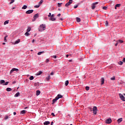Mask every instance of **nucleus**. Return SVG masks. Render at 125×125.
<instances>
[{"instance_id": "nucleus-31", "label": "nucleus", "mask_w": 125, "mask_h": 125, "mask_svg": "<svg viewBox=\"0 0 125 125\" xmlns=\"http://www.w3.org/2000/svg\"><path fill=\"white\" fill-rule=\"evenodd\" d=\"M40 6H41V5L39 4V5H37L34 6V7L35 8H39V7H40Z\"/></svg>"}, {"instance_id": "nucleus-38", "label": "nucleus", "mask_w": 125, "mask_h": 125, "mask_svg": "<svg viewBox=\"0 0 125 125\" xmlns=\"http://www.w3.org/2000/svg\"><path fill=\"white\" fill-rule=\"evenodd\" d=\"M42 2H43V1L42 0H40V1L39 3V4L41 5L42 3Z\"/></svg>"}, {"instance_id": "nucleus-44", "label": "nucleus", "mask_w": 125, "mask_h": 125, "mask_svg": "<svg viewBox=\"0 0 125 125\" xmlns=\"http://www.w3.org/2000/svg\"><path fill=\"white\" fill-rule=\"evenodd\" d=\"M14 1V0H11V1L10 2V4H11V3H13Z\"/></svg>"}, {"instance_id": "nucleus-39", "label": "nucleus", "mask_w": 125, "mask_h": 125, "mask_svg": "<svg viewBox=\"0 0 125 125\" xmlns=\"http://www.w3.org/2000/svg\"><path fill=\"white\" fill-rule=\"evenodd\" d=\"M9 21H6L4 22V25H6V24H8V22Z\"/></svg>"}, {"instance_id": "nucleus-33", "label": "nucleus", "mask_w": 125, "mask_h": 125, "mask_svg": "<svg viewBox=\"0 0 125 125\" xmlns=\"http://www.w3.org/2000/svg\"><path fill=\"white\" fill-rule=\"evenodd\" d=\"M46 81H49L50 80V75H49L48 78H46Z\"/></svg>"}, {"instance_id": "nucleus-30", "label": "nucleus", "mask_w": 125, "mask_h": 125, "mask_svg": "<svg viewBox=\"0 0 125 125\" xmlns=\"http://www.w3.org/2000/svg\"><path fill=\"white\" fill-rule=\"evenodd\" d=\"M33 79H34V76H31L30 77H29V80L30 81H33Z\"/></svg>"}, {"instance_id": "nucleus-60", "label": "nucleus", "mask_w": 125, "mask_h": 125, "mask_svg": "<svg viewBox=\"0 0 125 125\" xmlns=\"http://www.w3.org/2000/svg\"><path fill=\"white\" fill-rule=\"evenodd\" d=\"M60 20H61V21H63V19L62 18H61V19H60Z\"/></svg>"}, {"instance_id": "nucleus-63", "label": "nucleus", "mask_w": 125, "mask_h": 125, "mask_svg": "<svg viewBox=\"0 0 125 125\" xmlns=\"http://www.w3.org/2000/svg\"><path fill=\"white\" fill-rule=\"evenodd\" d=\"M32 42H35V39H33V40H32Z\"/></svg>"}, {"instance_id": "nucleus-46", "label": "nucleus", "mask_w": 125, "mask_h": 125, "mask_svg": "<svg viewBox=\"0 0 125 125\" xmlns=\"http://www.w3.org/2000/svg\"><path fill=\"white\" fill-rule=\"evenodd\" d=\"M8 83H9V82H7L5 83V84H4V85H7V84H8Z\"/></svg>"}, {"instance_id": "nucleus-2", "label": "nucleus", "mask_w": 125, "mask_h": 125, "mask_svg": "<svg viewBox=\"0 0 125 125\" xmlns=\"http://www.w3.org/2000/svg\"><path fill=\"white\" fill-rule=\"evenodd\" d=\"M93 113L94 114V115H96V114H97V107L96 106H94L93 107Z\"/></svg>"}, {"instance_id": "nucleus-59", "label": "nucleus", "mask_w": 125, "mask_h": 125, "mask_svg": "<svg viewBox=\"0 0 125 125\" xmlns=\"http://www.w3.org/2000/svg\"><path fill=\"white\" fill-rule=\"evenodd\" d=\"M66 58H68L69 57V55H66Z\"/></svg>"}, {"instance_id": "nucleus-7", "label": "nucleus", "mask_w": 125, "mask_h": 125, "mask_svg": "<svg viewBox=\"0 0 125 125\" xmlns=\"http://www.w3.org/2000/svg\"><path fill=\"white\" fill-rule=\"evenodd\" d=\"M34 12V10H29L26 12V14H31V13H33Z\"/></svg>"}, {"instance_id": "nucleus-55", "label": "nucleus", "mask_w": 125, "mask_h": 125, "mask_svg": "<svg viewBox=\"0 0 125 125\" xmlns=\"http://www.w3.org/2000/svg\"><path fill=\"white\" fill-rule=\"evenodd\" d=\"M57 16H58V17H60V16H61V14H59L57 15Z\"/></svg>"}, {"instance_id": "nucleus-37", "label": "nucleus", "mask_w": 125, "mask_h": 125, "mask_svg": "<svg viewBox=\"0 0 125 125\" xmlns=\"http://www.w3.org/2000/svg\"><path fill=\"white\" fill-rule=\"evenodd\" d=\"M31 31V27H28L27 29V32H30Z\"/></svg>"}, {"instance_id": "nucleus-50", "label": "nucleus", "mask_w": 125, "mask_h": 125, "mask_svg": "<svg viewBox=\"0 0 125 125\" xmlns=\"http://www.w3.org/2000/svg\"><path fill=\"white\" fill-rule=\"evenodd\" d=\"M48 16V17H51V13H49Z\"/></svg>"}, {"instance_id": "nucleus-23", "label": "nucleus", "mask_w": 125, "mask_h": 125, "mask_svg": "<svg viewBox=\"0 0 125 125\" xmlns=\"http://www.w3.org/2000/svg\"><path fill=\"white\" fill-rule=\"evenodd\" d=\"M24 35L26 37H28V36H30V33H29V32L27 31Z\"/></svg>"}, {"instance_id": "nucleus-49", "label": "nucleus", "mask_w": 125, "mask_h": 125, "mask_svg": "<svg viewBox=\"0 0 125 125\" xmlns=\"http://www.w3.org/2000/svg\"><path fill=\"white\" fill-rule=\"evenodd\" d=\"M4 119H5V120H7V119H8V116H5Z\"/></svg>"}, {"instance_id": "nucleus-26", "label": "nucleus", "mask_w": 125, "mask_h": 125, "mask_svg": "<svg viewBox=\"0 0 125 125\" xmlns=\"http://www.w3.org/2000/svg\"><path fill=\"white\" fill-rule=\"evenodd\" d=\"M26 110H22L21 111V114H26Z\"/></svg>"}, {"instance_id": "nucleus-64", "label": "nucleus", "mask_w": 125, "mask_h": 125, "mask_svg": "<svg viewBox=\"0 0 125 125\" xmlns=\"http://www.w3.org/2000/svg\"><path fill=\"white\" fill-rule=\"evenodd\" d=\"M8 37V35H6L5 37V38L6 39V38H7Z\"/></svg>"}, {"instance_id": "nucleus-36", "label": "nucleus", "mask_w": 125, "mask_h": 125, "mask_svg": "<svg viewBox=\"0 0 125 125\" xmlns=\"http://www.w3.org/2000/svg\"><path fill=\"white\" fill-rule=\"evenodd\" d=\"M61 5H62V3H58V7H61Z\"/></svg>"}, {"instance_id": "nucleus-57", "label": "nucleus", "mask_w": 125, "mask_h": 125, "mask_svg": "<svg viewBox=\"0 0 125 125\" xmlns=\"http://www.w3.org/2000/svg\"><path fill=\"white\" fill-rule=\"evenodd\" d=\"M51 17H54V14L51 15Z\"/></svg>"}, {"instance_id": "nucleus-40", "label": "nucleus", "mask_w": 125, "mask_h": 125, "mask_svg": "<svg viewBox=\"0 0 125 125\" xmlns=\"http://www.w3.org/2000/svg\"><path fill=\"white\" fill-rule=\"evenodd\" d=\"M118 41L119 43H123V42H124V41L122 40H118Z\"/></svg>"}, {"instance_id": "nucleus-19", "label": "nucleus", "mask_w": 125, "mask_h": 125, "mask_svg": "<svg viewBox=\"0 0 125 125\" xmlns=\"http://www.w3.org/2000/svg\"><path fill=\"white\" fill-rule=\"evenodd\" d=\"M69 84V81L67 80L65 82V85L67 86Z\"/></svg>"}, {"instance_id": "nucleus-27", "label": "nucleus", "mask_w": 125, "mask_h": 125, "mask_svg": "<svg viewBox=\"0 0 125 125\" xmlns=\"http://www.w3.org/2000/svg\"><path fill=\"white\" fill-rule=\"evenodd\" d=\"M39 83H34V86H37V85L38 86H40V84Z\"/></svg>"}, {"instance_id": "nucleus-51", "label": "nucleus", "mask_w": 125, "mask_h": 125, "mask_svg": "<svg viewBox=\"0 0 125 125\" xmlns=\"http://www.w3.org/2000/svg\"><path fill=\"white\" fill-rule=\"evenodd\" d=\"M78 6H79V5H76L74 6V8H77Z\"/></svg>"}, {"instance_id": "nucleus-41", "label": "nucleus", "mask_w": 125, "mask_h": 125, "mask_svg": "<svg viewBox=\"0 0 125 125\" xmlns=\"http://www.w3.org/2000/svg\"><path fill=\"white\" fill-rule=\"evenodd\" d=\"M118 64L119 65H123V62L120 61L119 62H118Z\"/></svg>"}, {"instance_id": "nucleus-13", "label": "nucleus", "mask_w": 125, "mask_h": 125, "mask_svg": "<svg viewBox=\"0 0 125 125\" xmlns=\"http://www.w3.org/2000/svg\"><path fill=\"white\" fill-rule=\"evenodd\" d=\"M104 78H102L101 80V84H104Z\"/></svg>"}, {"instance_id": "nucleus-34", "label": "nucleus", "mask_w": 125, "mask_h": 125, "mask_svg": "<svg viewBox=\"0 0 125 125\" xmlns=\"http://www.w3.org/2000/svg\"><path fill=\"white\" fill-rule=\"evenodd\" d=\"M44 52L42 51V52H39L38 53V55H41V54H42V53H44Z\"/></svg>"}, {"instance_id": "nucleus-12", "label": "nucleus", "mask_w": 125, "mask_h": 125, "mask_svg": "<svg viewBox=\"0 0 125 125\" xmlns=\"http://www.w3.org/2000/svg\"><path fill=\"white\" fill-rule=\"evenodd\" d=\"M43 125H50V122L49 121H45L43 123Z\"/></svg>"}, {"instance_id": "nucleus-16", "label": "nucleus", "mask_w": 125, "mask_h": 125, "mask_svg": "<svg viewBox=\"0 0 125 125\" xmlns=\"http://www.w3.org/2000/svg\"><path fill=\"white\" fill-rule=\"evenodd\" d=\"M117 122H118V124H120V123H121V122H123V118L119 119L117 120Z\"/></svg>"}, {"instance_id": "nucleus-22", "label": "nucleus", "mask_w": 125, "mask_h": 125, "mask_svg": "<svg viewBox=\"0 0 125 125\" xmlns=\"http://www.w3.org/2000/svg\"><path fill=\"white\" fill-rule=\"evenodd\" d=\"M27 7H28V6H27V5H24L21 8H22V9H26Z\"/></svg>"}, {"instance_id": "nucleus-45", "label": "nucleus", "mask_w": 125, "mask_h": 125, "mask_svg": "<svg viewBox=\"0 0 125 125\" xmlns=\"http://www.w3.org/2000/svg\"><path fill=\"white\" fill-rule=\"evenodd\" d=\"M53 58H54V59H56L57 58V56H53Z\"/></svg>"}, {"instance_id": "nucleus-18", "label": "nucleus", "mask_w": 125, "mask_h": 125, "mask_svg": "<svg viewBox=\"0 0 125 125\" xmlns=\"http://www.w3.org/2000/svg\"><path fill=\"white\" fill-rule=\"evenodd\" d=\"M42 71H40L37 73V76H40V75H42Z\"/></svg>"}, {"instance_id": "nucleus-10", "label": "nucleus", "mask_w": 125, "mask_h": 125, "mask_svg": "<svg viewBox=\"0 0 125 125\" xmlns=\"http://www.w3.org/2000/svg\"><path fill=\"white\" fill-rule=\"evenodd\" d=\"M57 98L58 99H59L60 98H62L63 97V96L60 95V94H58L57 96H56Z\"/></svg>"}, {"instance_id": "nucleus-24", "label": "nucleus", "mask_w": 125, "mask_h": 125, "mask_svg": "<svg viewBox=\"0 0 125 125\" xmlns=\"http://www.w3.org/2000/svg\"><path fill=\"white\" fill-rule=\"evenodd\" d=\"M5 83V81L4 80H0V84H2V83Z\"/></svg>"}, {"instance_id": "nucleus-15", "label": "nucleus", "mask_w": 125, "mask_h": 125, "mask_svg": "<svg viewBox=\"0 0 125 125\" xmlns=\"http://www.w3.org/2000/svg\"><path fill=\"white\" fill-rule=\"evenodd\" d=\"M40 94H41V91L37 90L36 91V95L38 96L40 95Z\"/></svg>"}, {"instance_id": "nucleus-58", "label": "nucleus", "mask_w": 125, "mask_h": 125, "mask_svg": "<svg viewBox=\"0 0 125 125\" xmlns=\"http://www.w3.org/2000/svg\"><path fill=\"white\" fill-rule=\"evenodd\" d=\"M123 62H125V58L123 59Z\"/></svg>"}, {"instance_id": "nucleus-56", "label": "nucleus", "mask_w": 125, "mask_h": 125, "mask_svg": "<svg viewBox=\"0 0 125 125\" xmlns=\"http://www.w3.org/2000/svg\"><path fill=\"white\" fill-rule=\"evenodd\" d=\"M89 109H90V112H92V109L91 108L89 107Z\"/></svg>"}, {"instance_id": "nucleus-17", "label": "nucleus", "mask_w": 125, "mask_h": 125, "mask_svg": "<svg viewBox=\"0 0 125 125\" xmlns=\"http://www.w3.org/2000/svg\"><path fill=\"white\" fill-rule=\"evenodd\" d=\"M19 95H20V93H19V92H18L15 95L14 97H18V96H19Z\"/></svg>"}, {"instance_id": "nucleus-42", "label": "nucleus", "mask_w": 125, "mask_h": 125, "mask_svg": "<svg viewBox=\"0 0 125 125\" xmlns=\"http://www.w3.org/2000/svg\"><path fill=\"white\" fill-rule=\"evenodd\" d=\"M85 89H86V90H89V87L86 86L85 87Z\"/></svg>"}, {"instance_id": "nucleus-29", "label": "nucleus", "mask_w": 125, "mask_h": 125, "mask_svg": "<svg viewBox=\"0 0 125 125\" xmlns=\"http://www.w3.org/2000/svg\"><path fill=\"white\" fill-rule=\"evenodd\" d=\"M105 25L106 27H108V21H105Z\"/></svg>"}, {"instance_id": "nucleus-4", "label": "nucleus", "mask_w": 125, "mask_h": 125, "mask_svg": "<svg viewBox=\"0 0 125 125\" xmlns=\"http://www.w3.org/2000/svg\"><path fill=\"white\" fill-rule=\"evenodd\" d=\"M14 71H16V72H18V71H19V69H18V68H12V69L11 70L10 74H12L13 72H14Z\"/></svg>"}, {"instance_id": "nucleus-47", "label": "nucleus", "mask_w": 125, "mask_h": 125, "mask_svg": "<svg viewBox=\"0 0 125 125\" xmlns=\"http://www.w3.org/2000/svg\"><path fill=\"white\" fill-rule=\"evenodd\" d=\"M48 62H49V60L48 59H47L46 60V63H48Z\"/></svg>"}, {"instance_id": "nucleus-9", "label": "nucleus", "mask_w": 125, "mask_h": 125, "mask_svg": "<svg viewBox=\"0 0 125 125\" xmlns=\"http://www.w3.org/2000/svg\"><path fill=\"white\" fill-rule=\"evenodd\" d=\"M57 100H58V99H57V97H56L55 98L53 99L52 101V104H54V103H55Z\"/></svg>"}, {"instance_id": "nucleus-3", "label": "nucleus", "mask_w": 125, "mask_h": 125, "mask_svg": "<svg viewBox=\"0 0 125 125\" xmlns=\"http://www.w3.org/2000/svg\"><path fill=\"white\" fill-rule=\"evenodd\" d=\"M72 3H73V0H69V1L65 4V6L68 7V6L71 5Z\"/></svg>"}, {"instance_id": "nucleus-11", "label": "nucleus", "mask_w": 125, "mask_h": 125, "mask_svg": "<svg viewBox=\"0 0 125 125\" xmlns=\"http://www.w3.org/2000/svg\"><path fill=\"white\" fill-rule=\"evenodd\" d=\"M19 42H20V39H19L18 40H16L15 42V43H14V44H17L18 43H19Z\"/></svg>"}, {"instance_id": "nucleus-20", "label": "nucleus", "mask_w": 125, "mask_h": 125, "mask_svg": "<svg viewBox=\"0 0 125 125\" xmlns=\"http://www.w3.org/2000/svg\"><path fill=\"white\" fill-rule=\"evenodd\" d=\"M38 17H39V14H36L34 16V19L38 18Z\"/></svg>"}, {"instance_id": "nucleus-14", "label": "nucleus", "mask_w": 125, "mask_h": 125, "mask_svg": "<svg viewBox=\"0 0 125 125\" xmlns=\"http://www.w3.org/2000/svg\"><path fill=\"white\" fill-rule=\"evenodd\" d=\"M121 6V4H117L115 6V9H117V7H120Z\"/></svg>"}, {"instance_id": "nucleus-62", "label": "nucleus", "mask_w": 125, "mask_h": 125, "mask_svg": "<svg viewBox=\"0 0 125 125\" xmlns=\"http://www.w3.org/2000/svg\"><path fill=\"white\" fill-rule=\"evenodd\" d=\"M13 114H14V115L15 116V115H16V112H14L13 113Z\"/></svg>"}, {"instance_id": "nucleus-6", "label": "nucleus", "mask_w": 125, "mask_h": 125, "mask_svg": "<svg viewBox=\"0 0 125 125\" xmlns=\"http://www.w3.org/2000/svg\"><path fill=\"white\" fill-rule=\"evenodd\" d=\"M119 96H120V98L121 99V100H122L123 101H125V97L124 96V95H123V94H119Z\"/></svg>"}, {"instance_id": "nucleus-25", "label": "nucleus", "mask_w": 125, "mask_h": 125, "mask_svg": "<svg viewBox=\"0 0 125 125\" xmlns=\"http://www.w3.org/2000/svg\"><path fill=\"white\" fill-rule=\"evenodd\" d=\"M76 21H77V22H81V18H76Z\"/></svg>"}, {"instance_id": "nucleus-21", "label": "nucleus", "mask_w": 125, "mask_h": 125, "mask_svg": "<svg viewBox=\"0 0 125 125\" xmlns=\"http://www.w3.org/2000/svg\"><path fill=\"white\" fill-rule=\"evenodd\" d=\"M91 7H92V9H95V5H94V4L92 3V5L91 6Z\"/></svg>"}, {"instance_id": "nucleus-52", "label": "nucleus", "mask_w": 125, "mask_h": 125, "mask_svg": "<svg viewBox=\"0 0 125 125\" xmlns=\"http://www.w3.org/2000/svg\"><path fill=\"white\" fill-rule=\"evenodd\" d=\"M4 41L5 42H7V41L6 40V38H5V37H4Z\"/></svg>"}, {"instance_id": "nucleus-35", "label": "nucleus", "mask_w": 125, "mask_h": 125, "mask_svg": "<svg viewBox=\"0 0 125 125\" xmlns=\"http://www.w3.org/2000/svg\"><path fill=\"white\" fill-rule=\"evenodd\" d=\"M107 8H108V7L107 6H104L103 7V9H104V10H107Z\"/></svg>"}, {"instance_id": "nucleus-53", "label": "nucleus", "mask_w": 125, "mask_h": 125, "mask_svg": "<svg viewBox=\"0 0 125 125\" xmlns=\"http://www.w3.org/2000/svg\"><path fill=\"white\" fill-rule=\"evenodd\" d=\"M53 75H54V73H53V72H52L50 73V75H51V76H53Z\"/></svg>"}, {"instance_id": "nucleus-48", "label": "nucleus", "mask_w": 125, "mask_h": 125, "mask_svg": "<svg viewBox=\"0 0 125 125\" xmlns=\"http://www.w3.org/2000/svg\"><path fill=\"white\" fill-rule=\"evenodd\" d=\"M95 5H96V4H98V2H95L94 3H93Z\"/></svg>"}, {"instance_id": "nucleus-54", "label": "nucleus", "mask_w": 125, "mask_h": 125, "mask_svg": "<svg viewBox=\"0 0 125 125\" xmlns=\"http://www.w3.org/2000/svg\"><path fill=\"white\" fill-rule=\"evenodd\" d=\"M52 116H53V117H55V114H54V113H51Z\"/></svg>"}, {"instance_id": "nucleus-32", "label": "nucleus", "mask_w": 125, "mask_h": 125, "mask_svg": "<svg viewBox=\"0 0 125 125\" xmlns=\"http://www.w3.org/2000/svg\"><path fill=\"white\" fill-rule=\"evenodd\" d=\"M110 80L111 81H115V80H116V78H115V76H113V77L110 78Z\"/></svg>"}, {"instance_id": "nucleus-5", "label": "nucleus", "mask_w": 125, "mask_h": 125, "mask_svg": "<svg viewBox=\"0 0 125 125\" xmlns=\"http://www.w3.org/2000/svg\"><path fill=\"white\" fill-rule=\"evenodd\" d=\"M105 124H111V123H112V119H111V118H108L105 121Z\"/></svg>"}, {"instance_id": "nucleus-8", "label": "nucleus", "mask_w": 125, "mask_h": 125, "mask_svg": "<svg viewBox=\"0 0 125 125\" xmlns=\"http://www.w3.org/2000/svg\"><path fill=\"white\" fill-rule=\"evenodd\" d=\"M49 20H51V21H55V20H56V18L53 17H51L49 19Z\"/></svg>"}, {"instance_id": "nucleus-28", "label": "nucleus", "mask_w": 125, "mask_h": 125, "mask_svg": "<svg viewBox=\"0 0 125 125\" xmlns=\"http://www.w3.org/2000/svg\"><path fill=\"white\" fill-rule=\"evenodd\" d=\"M6 90L7 91H11V90H12V89H11V88H7Z\"/></svg>"}, {"instance_id": "nucleus-61", "label": "nucleus", "mask_w": 125, "mask_h": 125, "mask_svg": "<svg viewBox=\"0 0 125 125\" xmlns=\"http://www.w3.org/2000/svg\"><path fill=\"white\" fill-rule=\"evenodd\" d=\"M53 124H54L53 122H52L51 123V125H53Z\"/></svg>"}, {"instance_id": "nucleus-1", "label": "nucleus", "mask_w": 125, "mask_h": 125, "mask_svg": "<svg viewBox=\"0 0 125 125\" xmlns=\"http://www.w3.org/2000/svg\"><path fill=\"white\" fill-rule=\"evenodd\" d=\"M46 29L45 24H42L40 26V27L39 28V32H43V31L45 30Z\"/></svg>"}, {"instance_id": "nucleus-43", "label": "nucleus", "mask_w": 125, "mask_h": 125, "mask_svg": "<svg viewBox=\"0 0 125 125\" xmlns=\"http://www.w3.org/2000/svg\"><path fill=\"white\" fill-rule=\"evenodd\" d=\"M116 43L115 44V46H117V45L119 44V42L118 41H116Z\"/></svg>"}]
</instances>
